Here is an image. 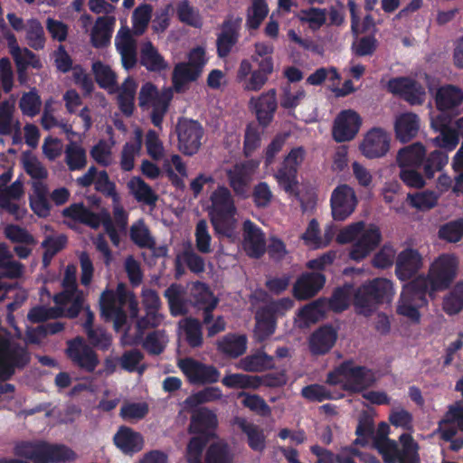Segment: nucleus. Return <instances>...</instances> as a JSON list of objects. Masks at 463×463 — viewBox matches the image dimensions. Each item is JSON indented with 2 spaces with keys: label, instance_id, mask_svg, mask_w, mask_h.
<instances>
[{
  "label": "nucleus",
  "instance_id": "37998d69",
  "mask_svg": "<svg viewBox=\"0 0 463 463\" xmlns=\"http://www.w3.org/2000/svg\"><path fill=\"white\" fill-rule=\"evenodd\" d=\"M327 309L326 300H317L300 309L295 318L298 327H307L321 319Z\"/></svg>",
  "mask_w": 463,
  "mask_h": 463
},
{
  "label": "nucleus",
  "instance_id": "13d9d810",
  "mask_svg": "<svg viewBox=\"0 0 463 463\" xmlns=\"http://www.w3.org/2000/svg\"><path fill=\"white\" fill-rule=\"evenodd\" d=\"M175 13L180 22L195 28L202 27L203 20L199 11L188 1H179L175 5Z\"/></svg>",
  "mask_w": 463,
  "mask_h": 463
},
{
  "label": "nucleus",
  "instance_id": "09e8293b",
  "mask_svg": "<svg viewBox=\"0 0 463 463\" xmlns=\"http://www.w3.org/2000/svg\"><path fill=\"white\" fill-rule=\"evenodd\" d=\"M274 314L269 309L261 308L256 314V326L254 336L259 341H263L275 332Z\"/></svg>",
  "mask_w": 463,
  "mask_h": 463
},
{
  "label": "nucleus",
  "instance_id": "e433bc0d",
  "mask_svg": "<svg viewBox=\"0 0 463 463\" xmlns=\"http://www.w3.org/2000/svg\"><path fill=\"white\" fill-rule=\"evenodd\" d=\"M217 426L216 415L206 408H202L195 411L192 416L190 423V432L197 434L201 439L200 435L211 436L212 431Z\"/></svg>",
  "mask_w": 463,
  "mask_h": 463
},
{
  "label": "nucleus",
  "instance_id": "cd10ccee",
  "mask_svg": "<svg viewBox=\"0 0 463 463\" xmlns=\"http://www.w3.org/2000/svg\"><path fill=\"white\" fill-rule=\"evenodd\" d=\"M423 266L421 255L417 250L407 248L396 258L395 273L399 279H410Z\"/></svg>",
  "mask_w": 463,
  "mask_h": 463
},
{
  "label": "nucleus",
  "instance_id": "2eb2a0df",
  "mask_svg": "<svg viewBox=\"0 0 463 463\" xmlns=\"http://www.w3.org/2000/svg\"><path fill=\"white\" fill-rule=\"evenodd\" d=\"M204 443L199 437H194L190 440L186 451L188 463H203L202 452ZM204 463H233V455L225 443L215 442L207 449Z\"/></svg>",
  "mask_w": 463,
  "mask_h": 463
},
{
  "label": "nucleus",
  "instance_id": "dca6fc26",
  "mask_svg": "<svg viewBox=\"0 0 463 463\" xmlns=\"http://www.w3.org/2000/svg\"><path fill=\"white\" fill-rule=\"evenodd\" d=\"M143 303L146 309V316L145 318L137 322V332L132 334L130 328L123 336L122 342L124 345L137 344L142 339L143 328L146 326H156L161 321V317L157 312L160 307V300L157 294L151 289L143 290Z\"/></svg>",
  "mask_w": 463,
  "mask_h": 463
},
{
  "label": "nucleus",
  "instance_id": "423d86ee",
  "mask_svg": "<svg viewBox=\"0 0 463 463\" xmlns=\"http://www.w3.org/2000/svg\"><path fill=\"white\" fill-rule=\"evenodd\" d=\"M459 268L460 260L456 253L443 252L430 264L427 277L416 279L424 280V287L431 296L435 292L447 289L458 277Z\"/></svg>",
  "mask_w": 463,
  "mask_h": 463
},
{
  "label": "nucleus",
  "instance_id": "5701e85b",
  "mask_svg": "<svg viewBox=\"0 0 463 463\" xmlns=\"http://www.w3.org/2000/svg\"><path fill=\"white\" fill-rule=\"evenodd\" d=\"M177 135L180 151L188 156L197 153L202 145L203 131L196 121L180 120L177 125Z\"/></svg>",
  "mask_w": 463,
  "mask_h": 463
},
{
  "label": "nucleus",
  "instance_id": "3c124183",
  "mask_svg": "<svg viewBox=\"0 0 463 463\" xmlns=\"http://www.w3.org/2000/svg\"><path fill=\"white\" fill-rule=\"evenodd\" d=\"M137 90V84L131 78L126 79L118 89V102L120 110L127 116H130L134 111V99Z\"/></svg>",
  "mask_w": 463,
  "mask_h": 463
},
{
  "label": "nucleus",
  "instance_id": "0e129e2a",
  "mask_svg": "<svg viewBox=\"0 0 463 463\" xmlns=\"http://www.w3.org/2000/svg\"><path fill=\"white\" fill-rule=\"evenodd\" d=\"M179 335L186 339L192 346H198L202 343V332L199 322L195 319L186 318L179 323Z\"/></svg>",
  "mask_w": 463,
  "mask_h": 463
},
{
  "label": "nucleus",
  "instance_id": "864d4df0",
  "mask_svg": "<svg viewBox=\"0 0 463 463\" xmlns=\"http://www.w3.org/2000/svg\"><path fill=\"white\" fill-rule=\"evenodd\" d=\"M140 59L141 63L150 71H161L167 67V63L150 42L143 43Z\"/></svg>",
  "mask_w": 463,
  "mask_h": 463
},
{
  "label": "nucleus",
  "instance_id": "49530a36",
  "mask_svg": "<svg viewBox=\"0 0 463 463\" xmlns=\"http://www.w3.org/2000/svg\"><path fill=\"white\" fill-rule=\"evenodd\" d=\"M48 187L38 182L32 184L29 194L30 207L39 217H46L50 213L51 206L47 200Z\"/></svg>",
  "mask_w": 463,
  "mask_h": 463
},
{
  "label": "nucleus",
  "instance_id": "f3484780",
  "mask_svg": "<svg viewBox=\"0 0 463 463\" xmlns=\"http://www.w3.org/2000/svg\"><path fill=\"white\" fill-rule=\"evenodd\" d=\"M207 62L205 50L202 46L192 49L188 54V61L181 62L175 68L173 80L175 87L180 90L183 85L195 80Z\"/></svg>",
  "mask_w": 463,
  "mask_h": 463
},
{
  "label": "nucleus",
  "instance_id": "393cba45",
  "mask_svg": "<svg viewBox=\"0 0 463 463\" xmlns=\"http://www.w3.org/2000/svg\"><path fill=\"white\" fill-rule=\"evenodd\" d=\"M430 127L439 131V135L432 139L436 146L443 148L447 151H452L459 141V136L455 130L449 126L448 118L443 115L434 116L430 114Z\"/></svg>",
  "mask_w": 463,
  "mask_h": 463
},
{
  "label": "nucleus",
  "instance_id": "bf43d9fd",
  "mask_svg": "<svg viewBox=\"0 0 463 463\" xmlns=\"http://www.w3.org/2000/svg\"><path fill=\"white\" fill-rule=\"evenodd\" d=\"M23 165L25 172L31 176V184L38 182L41 184H46L44 179L48 176L46 168L42 163L32 154L25 153L23 156Z\"/></svg>",
  "mask_w": 463,
  "mask_h": 463
},
{
  "label": "nucleus",
  "instance_id": "72a5a7b5",
  "mask_svg": "<svg viewBox=\"0 0 463 463\" xmlns=\"http://www.w3.org/2000/svg\"><path fill=\"white\" fill-rule=\"evenodd\" d=\"M243 249L249 256L260 257L265 251V240L260 229L250 221L243 224Z\"/></svg>",
  "mask_w": 463,
  "mask_h": 463
},
{
  "label": "nucleus",
  "instance_id": "69168bd1",
  "mask_svg": "<svg viewBox=\"0 0 463 463\" xmlns=\"http://www.w3.org/2000/svg\"><path fill=\"white\" fill-rule=\"evenodd\" d=\"M218 347L229 355L236 357L246 351L247 339L245 335H227L219 342Z\"/></svg>",
  "mask_w": 463,
  "mask_h": 463
},
{
  "label": "nucleus",
  "instance_id": "4c0bfd02",
  "mask_svg": "<svg viewBox=\"0 0 463 463\" xmlns=\"http://www.w3.org/2000/svg\"><path fill=\"white\" fill-rule=\"evenodd\" d=\"M335 230L333 225H327L325 229L324 235H319V226L316 220L310 221L306 232L302 234V239L305 243L313 248L319 249L326 247L334 236Z\"/></svg>",
  "mask_w": 463,
  "mask_h": 463
},
{
  "label": "nucleus",
  "instance_id": "c85d7f7f",
  "mask_svg": "<svg viewBox=\"0 0 463 463\" xmlns=\"http://www.w3.org/2000/svg\"><path fill=\"white\" fill-rule=\"evenodd\" d=\"M67 354L75 364L88 371L94 370L98 364L95 354L81 338L69 342Z\"/></svg>",
  "mask_w": 463,
  "mask_h": 463
},
{
  "label": "nucleus",
  "instance_id": "aec40b11",
  "mask_svg": "<svg viewBox=\"0 0 463 463\" xmlns=\"http://www.w3.org/2000/svg\"><path fill=\"white\" fill-rule=\"evenodd\" d=\"M361 126L362 118L359 114L353 109H345L334 120L333 138L338 143L351 141L358 134Z\"/></svg>",
  "mask_w": 463,
  "mask_h": 463
},
{
  "label": "nucleus",
  "instance_id": "a878e982",
  "mask_svg": "<svg viewBox=\"0 0 463 463\" xmlns=\"http://www.w3.org/2000/svg\"><path fill=\"white\" fill-rule=\"evenodd\" d=\"M420 129V118L413 112H402L396 115L393 121L395 137L402 143L415 138Z\"/></svg>",
  "mask_w": 463,
  "mask_h": 463
},
{
  "label": "nucleus",
  "instance_id": "6ab92c4d",
  "mask_svg": "<svg viewBox=\"0 0 463 463\" xmlns=\"http://www.w3.org/2000/svg\"><path fill=\"white\" fill-rule=\"evenodd\" d=\"M177 365L193 384L213 383L218 382L220 378V373L215 367L193 358L179 359Z\"/></svg>",
  "mask_w": 463,
  "mask_h": 463
},
{
  "label": "nucleus",
  "instance_id": "c03bdc74",
  "mask_svg": "<svg viewBox=\"0 0 463 463\" xmlns=\"http://www.w3.org/2000/svg\"><path fill=\"white\" fill-rule=\"evenodd\" d=\"M14 105L4 102L0 105V135H14V142L20 140V123L14 117Z\"/></svg>",
  "mask_w": 463,
  "mask_h": 463
},
{
  "label": "nucleus",
  "instance_id": "a19ab883",
  "mask_svg": "<svg viewBox=\"0 0 463 463\" xmlns=\"http://www.w3.org/2000/svg\"><path fill=\"white\" fill-rule=\"evenodd\" d=\"M337 334L331 326H323L310 337L309 347L313 354H323L328 352L335 343Z\"/></svg>",
  "mask_w": 463,
  "mask_h": 463
},
{
  "label": "nucleus",
  "instance_id": "f257e3e1",
  "mask_svg": "<svg viewBox=\"0 0 463 463\" xmlns=\"http://www.w3.org/2000/svg\"><path fill=\"white\" fill-rule=\"evenodd\" d=\"M94 184L98 191L112 198L115 223L110 220L107 211H101L99 214H95L88 211L80 203H75L64 209L63 214L75 221L86 223L92 228H97L103 224L111 241L118 246L119 243V232H125L128 224L127 214L119 204V196L116 192L115 184L109 180L107 172L97 171Z\"/></svg>",
  "mask_w": 463,
  "mask_h": 463
},
{
  "label": "nucleus",
  "instance_id": "e2e57ef3",
  "mask_svg": "<svg viewBox=\"0 0 463 463\" xmlns=\"http://www.w3.org/2000/svg\"><path fill=\"white\" fill-rule=\"evenodd\" d=\"M11 55L15 61L19 74V80L22 83L25 82L24 71L28 66H33L34 68H39L41 66L39 60H37L33 53L27 49L19 48L17 49V52H11Z\"/></svg>",
  "mask_w": 463,
  "mask_h": 463
},
{
  "label": "nucleus",
  "instance_id": "9d476101",
  "mask_svg": "<svg viewBox=\"0 0 463 463\" xmlns=\"http://www.w3.org/2000/svg\"><path fill=\"white\" fill-rule=\"evenodd\" d=\"M375 381L373 373L352 363H345L327 376V383L340 385L351 392H360Z\"/></svg>",
  "mask_w": 463,
  "mask_h": 463
},
{
  "label": "nucleus",
  "instance_id": "f8f14e48",
  "mask_svg": "<svg viewBox=\"0 0 463 463\" xmlns=\"http://www.w3.org/2000/svg\"><path fill=\"white\" fill-rule=\"evenodd\" d=\"M171 99V90H158L153 84L146 82L140 89L138 106L143 110L150 111L153 124L160 127Z\"/></svg>",
  "mask_w": 463,
  "mask_h": 463
},
{
  "label": "nucleus",
  "instance_id": "f704fd0d",
  "mask_svg": "<svg viewBox=\"0 0 463 463\" xmlns=\"http://www.w3.org/2000/svg\"><path fill=\"white\" fill-rule=\"evenodd\" d=\"M116 18L113 16L99 17L90 31V39L95 48H103L109 44Z\"/></svg>",
  "mask_w": 463,
  "mask_h": 463
},
{
  "label": "nucleus",
  "instance_id": "052dcab7",
  "mask_svg": "<svg viewBox=\"0 0 463 463\" xmlns=\"http://www.w3.org/2000/svg\"><path fill=\"white\" fill-rule=\"evenodd\" d=\"M92 71L98 84L101 88L109 92H113L116 90V74L109 65L101 61H95L92 64Z\"/></svg>",
  "mask_w": 463,
  "mask_h": 463
},
{
  "label": "nucleus",
  "instance_id": "bb28decb",
  "mask_svg": "<svg viewBox=\"0 0 463 463\" xmlns=\"http://www.w3.org/2000/svg\"><path fill=\"white\" fill-rule=\"evenodd\" d=\"M438 110L452 112L463 103V89L454 84H445L433 92Z\"/></svg>",
  "mask_w": 463,
  "mask_h": 463
},
{
  "label": "nucleus",
  "instance_id": "c756f323",
  "mask_svg": "<svg viewBox=\"0 0 463 463\" xmlns=\"http://www.w3.org/2000/svg\"><path fill=\"white\" fill-rule=\"evenodd\" d=\"M61 128L67 134L71 143L65 148V161L70 170L75 171L83 168L87 164V156L84 148L78 143L72 141L77 133L72 131L71 126L61 124Z\"/></svg>",
  "mask_w": 463,
  "mask_h": 463
},
{
  "label": "nucleus",
  "instance_id": "9b49d317",
  "mask_svg": "<svg viewBox=\"0 0 463 463\" xmlns=\"http://www.w3.org/2000/svg\"><path fill=\"white\" fill-rule=\"evenodd\" d=\"M29 360L24 347L19 346L7 332L0 327V381L9 379L15 368L24 366Z\"/></svg>",
  "mask_w": 463,
  "mask_h": 463
},
{
  "label": "nucleus",
  "instance_id": "39448f33",
  "mask_svg": "<svg viewBox=\"0 0 463 463\" xmlns=\"http://www.w3.org/2000/svg\"><path fill=\"white\" fill-rule=\"evenodd\" d=\"M210 201L208 210L216 232L232 237L237 224V209L231 192L224 186H219L211 194Z\"/></svg>",
  "mask_w": 463,
  "mask_h": 463
},
{
  "label": "nucleus",
  "instance_id": "ddd939ff",
  "mask_svg": "<svg viewBox=\"0 0 463 463\" xmlns=\"http://www.w3.org/2000/svg\"><path fill=\"white\" fill-rule=\"evenodd\" d=\"M77 268L68 265L62 280L63 291L54 297V302L70 317H76L83 306L84 296L76 288Z\"/></svg>",
  "mask_w": 463,
  "mask_h": 463
},
{
  "label": "nucleus",
  "instance_id": "1a4fd4ad",
  "mask_svg": "<svg viewBox=\"0 0 463 463\" xmlns=\"http://www.w3.org/2000/svg\"><path fill=\"white\" fill-rule=\"evenodd\" d=\"M402 449L397 443L388 438H379L374 440V447L383 456L385 463H418L419 446L411 434H402L399 438Z\"/></svg>",
  "mask_w": 463,
  "mask_h": 463
},
{
  "label": "nucleus",
  "instance_id": "6e6d98bb",
  "mask_svg": "<svg viewBox=\"0 0 463 463\" xmlns=\"http://www.w3.org/2000/svg\"><path fill=\"white\" fill-rule=\"evenodd\" d=\"M128 188L134 197L139 202L153 204L157 200V197L152 188L138 176H134L128 181Z\"/></svg>",
  "mask_w": 463,
  "mask_h": 463
},
{
  "label": "nucleus",
  "instance_id": "5fc2aeb1",
  "mask_svg": "<svg viewBox=\"0 0 463 463\" xmlns=\"http://www.w3.org/2000/svg\"><path fill=\"white\" fill-rule=\"evenodd\" d=\"M222 396V392L219 388L207 387L187 397L183 402V408L184 410H191L202 403L217 401Z\"/></svg>",
  "mask_w": 463,
  "mask_h": 463
},
{
  "label": "nucleus",
  "instance_id": "7c9ffc66",
  "mask_svg": "<svg viewBox=\"0 0 463 463\" xmlns=\"http://www.w3.org/2000/svg\"><path fill=\"white\" fill-rule=\"evenodd\" d=\"M237 80L244 90L257 92L265 86L269 79L261 72L253 70L250 61L244 59L239 65Z\"/></svg>",
  "mask_w": 463,
  "mask_h": 463
},
{
  "label": "nucleus",
  "instance_id": "b1692460",
  "mask_svg": "<svg viewBox=\"0 0 463 463\" xmlns=\"http://www.w3.org/2000/svg\"><path fill=\"white\" fill-rule=\"evenodd\" d=\"M249 107L255 112L260 124L269 125L278 107L276 90L270 89L259 96L251 97Z\"/></svg>",
  "mask_w": 463,
  "mask_h": 463
},
{
  "label": "nucleus",
  "instance_id": "4be33fe9",
  "mask_svg": "<svg viewBox=\"0 0 463 463\" xmlns=\"http://www.w3.org/2000/svg\"><path fill=\"white\" fill-rule=\"evenodd\" d=\"M330 201L332 215L336 221H344L348 218L357 205L355 192L348 184H341L335 188Z\"/></svg>",
  "mask_w": 463,
  "mask_h": 463
},
{
  "label": "nucleus",
  "instance_id": "f03ea898",
  "mask_svg": "<svg viewBox=\"0 0 463 463\" xmlns=\"http://www.w3.org/2000/svg\"><path fill=\"white\" fill-rule=\"evenodd\" d=\"M380 229L372 223L356 222L343 227L336 234L340 244L351 243L349 258L354 261L366 259L380 244Z\"/></svg>",
  "mask_w": 463,
  "mask_h": 463
},
{
  "label": "nucleus",
  "instance_id": "ea45409f",
  "mask_svg": "<svg viewBox=\"0 0 463 463\" xmlns=\"http://www.w3.org/2000/svg\"><path fill=\"white\" fill-rule=\"evenodd\" d=\"M115 445L125 454H133L142 449L141 435L128 427H120L114 436Z\"/></svg>",
  "mask_w": 463,
  "mask_h": 463
},
{
  "label": "nucleus",
  "instance_id": "680f3d73",
  "mask_svg": "<svg viewBox=\"0 0 463 463\" xmlns=\"http://www.w3.org/2000/svg\"><path fill=\"white\" fill-rule=\"evenodd\" d=\"M268 14L269 8L266 0H252L247 12L246 26L249 29H258Z\"/></svg>",
  "mask_w": 463,
  "mask_h": 463
},
{
  "label": "nucleus",
  "instance_id": "7ed1b4c3",
  "mask_svg": "<svg viewBox=\"0 0 463 463\" xmlns=\"http://www.w3.org/2000/svg\"><path fill=\"white\" fill-rule=\"evenodd\" d=\"M99 305L102 316L114 322L116 330L123 329L127 324V311L131 317H136L138 311L137 300L123 284L118 286L115 293L105 290L101 294Z\"/></svg>",
  "mask_w": 463,
  "mask_h": 463
},
{
  "label": "nucleus",
  "instance_id": "4468645a",
  "mask_svg": "<svg viewBox=\"0 0 463 463\" xmlns=\"http://www.w3.org/2000/svg\"><path fill=\"white\" fill-rule=\"evenodd\" d=\"M305 158V150L295 147L285 157L281 166L275 173L274 177L279 185L289 195L298 197V182L297 172Z\"/></svg>",
  "mask_w": 463,
  "mask_h": 463
},
{
  "label": "nucleus",
  "instance_id": "412c9836",
  "mask_svg": "<svg viewBox=\"0 0 463 463\" xmlns=\"http://www.w3.org/2000/svg\"><path fill=\"white\" fill-rule=\"evenodd\" d=\"M259 165V161L250 160L242 164H237L227 170L229 184L238 196L243 198L248 196L250 184Z\"/></svg>",
  "mask_w": 463,
  "mask_h": 463
},
{
  "label": "nucleus",
  "instance_id": "20e7f679",
  "mask_svg": "<svg viewBox=\"0 0 463 463\" xmlns=\"http://www.w3.org/2000/svg\"><path fill=\"white\" fill-rule=\"evenodd\" d=\"M394 295L393 283L378 278L363 284L356 290L354 305L359 314L368 317L377 310L380 304H391Z\"/></svg>",
  "mask_w": 463,
  "mask_h": 463
},
{
  "label": "nucleus",
  "instance_id": "8fccbe9b",
  "mask_svg": "<svg viewBox=\"0 0 463 463\" xmlns=\"http://www.w3.org/2000/svg\"><path fill=\"white\" fill-rule=\"evenodd\" d=\"M262 381L263 379L258 375L228 373L222 378V383L228 388L256 390L261 386Z\"/></svg>",
  "mask_w": 463,
  "mask_h": 463
},
{
  "label": "nucleus",
  "instance_id": "c9c22d12",
  "mask_svg": "<svg viewBox=\"0 0 463 463\" xmlns=\"http://www.w3.org/2000/svg\"><path fill=\"white\" fill-rule=\"evenodd\" d=\"M325 278L319 273L303 274L293 287L298 299H307L315 296L324 286Z\"/></svg>",
  "mask_w": 463,
  "mask_h": 463
},
{
  "label": "nucleus",
  "instance_id": "79ce46f5",
  "mask_svg": "<svg viewBox=\"0 0 463 463\" xmlns=\"http://www.w3.org/2000/svg\"><path fill=\"white\" fill-rule=\"evenodd\" d=\"M356 458L367 463H380L374 458L364 455L353 447L344 448L336 458L329 451L324 452L317 463H355Z\"/></svg>",
  "mask_w": 463,
  "mask_h": 463
},
{
  "label": "nucleus",
  "instance_id": "4d7b16f0",
  "mask_svg": "<svg viewBox=\"0 0 463 463\" xmlns=\"http://www.w3.org/2000/svg\"><path fill=\"white\" fill-rule=\"evenodd\" d=\"M442 308L448 315H456L463 309V280L455 284L444 297Z\"/></svg>",
  "mask_w": 463,
  "mask_h": 463
},
{
  "label": "nucleus",
  "instance_id": "338daca9",
  "mask_svg": "<svg viewBox=\"0 0 463 463\" xmlns=\"http://www.w3.org/2000/svg\"><path fill=\"white\" fill-rule=\"evenodd\" d=\"M440 240L456 243L463 237V219L449 222L441 225L438 232Z\"/></svg>",
  "mask_w": 463,
  "mask_h": 463
},
{
  "label": "nucleus",
  "instance_id": "0eeeda50",
  "mask_svg": "<svg viewBox=\"0 0 463 463\" xmlns=\"http://www.w3.org/2000/svg\"><path fill=\"white\" fill-rule=\"evenodd\" d=\"M14 453L35 463H65L75 458L67 447L44 441H21L15 445Z\"/></svg>",
  "mask_w": 463,
  "mask_h": 463
},
{
  "label": "nucleus",
  "instance_id": "774afa93",
  "mask_svg": "<svg viewBox=\"0 0 463 463\" xmlns=\"http://www.w3.org/2000/svg\"><path fill=\"white\" fill-rule=\"evenodd\" d=\"M112 147L113 143L109 144L104 140H100L92 146L90 153L92 159L97 164L102 166H109L114 161Z\"/></svg>",
  "mask_w": 463,
  "mask_h": 463
},
{
  "label": "nucleus",
  "instance_id": "a211bd4d",
  "mask_svg": "<svg viewBox=\"0 0 463 463\" xmlns=\"http://www.w3.org/2000/svg\"><path fill=\"white\" fill-rule=\"evenodd\" d=\"M392 137L380 127H374L365 132L360 144L359 151L368 159L383 157L390 150Z\"/></svg>",
  "mask_w": 463,
  "mask_h": 463
},
{
  "label": "nucleus",
  "instance_id": "473e14b6",
  "mask_svg": "<svg viewBox=\"0 0 463 463\" xmlns=\"http://www.w3.org/2000/svg\"><path fill=\"white\" fill-rule=\"evenodd\" d=\"M115 44L121 56L124 68L128 70L134 67L137 62L136 42L127 26L118 31L115 38Z\"/></svg>",
  "mask_w": 463,
  "mask_h": 463
},
{
  "label": "nucleus",
  "instance_id": "58836bf2",
  "mask_svg": "<svg viewBox=\"0 0 463 463\" xmlns=\"http://www.w3.org/2000/svg\"><path fill=\"white\" fill-rule=\"evenodd\" d=\"M449 423H456L463 430V402L451 404L444 419L439 422L438 430L445 440H450L456 434L455 429L449 428Z\"/></svg>",
  "mask_w": 463,
  "mask_h": 463
},
{
  "label": "nucleus",
  "instance_id": "6e6552de",
  "mask_svg": "<svg viewBox=\"0 0 463 463\" xmlns=\"http://www.w3.org/2000/svg\"><path fill=\"white\" fill-rule=\"evenodd\" d=\"M424 285L423 279H417L406 284L396 304V313L411 324L420 322V309L428 303L426 293L429 289Z\"/></svg>",
  "mask_w": 463,
  "mask_h": 463
},
{
  "label": "nucleus",
  "instance_id": "603ef678",
  "mask_svg": "<svg viewBox=\"0 0 463 463\" xmlns=\"http://www.w3.org/2000/svg\"><path fill=\"white\" fill-rule=\"evenodd\" d=\"M273 366V359L271 356L264 353H257L248 355L240 360L236 367L246 372H262Z\"/></svg>",
  "mask_w": 463,
  "mask_h": 463
},
{
  "label": "nucleus",
  "instance_id": "de8ad7c7",
  "mask_svg": "<svg viewBox=\"0 0 463 463\" xmlns=\"http://www.w3.org/2000/svg\"><path fill=\"white\" fill-rule=\"evenodd\" d=\"M425 147L420 143H414L400 149L396 160L401 168L418 165L425 156Z\"/></svg>",
  "mask_w": 463,
  "mask_h": 463
},
{
  "label": "nucleus",
  "instance_id": "a18cd8bd",
  "mask_svg": "<svg viewBox=\"0 0 463 463\" xmlns=\"http://www.w3.org/2000/svg\"><path fill=\"white\" fill-rule=\"evenodd\" d=\"M241 20H227L222 24V33L217 40V49L220 56H226L237 40V31Z\"/></svg>",
  "mask_w": 463,
  "mask_h": 463
},
{
  "label": "nucleus",
  "instance_id": "2f4dec72",
  "mask_svg": "<svg viewBox=\"0 0 463 463\" xmlns=\"http://www.w3.org/2000/svg\"><path fill=\"white\" fill-rule=\"evenodd\" d=\"M134 137L126 142L120 152L119 165L123 171H131L135 167L136 158L141 155L143 131L137 127L133 130Z\"/></svg>",
  "mask_w": 463,
  "mask_h": 463
}]
</instances>
